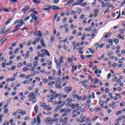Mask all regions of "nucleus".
<instances>
[{"label": "nucleus", "instance_id": "f257e3e1", "mask_svg": "<svg viewBox=\"0 0 125 125\" xmlns=\"http://www.w3.org/2000/svg\"><path fill=\"white\" fill-rule=\"evenodd\" d=\"M36 94H34V92H31L29 94L28 98H31L32 99V103L34 104V103L37 102V98L36 97Z\"/></svg>", "mask_w": 125, "mask_h": 125}, {"label": "nucleus", "instance_id": "f03ea898", "mask_svg": "<svg viewBox=\"0 0 125 125\" xmlns=\"http://www.w3.org/2000/svg\"><path fill=\"white\" fill-rule=\"evenodd\" d=\"M66 102H68V103L66 104V107H70V106H71V104H72V102H73V101L72 100V99L68 98L66 100Z\"/></svg>", "mask_w": 125, "mask_h": 125}, {"label": "nucleus", "instance_id": "7ed1b4c3", "mask_svg": "<svg viewBox=\"0 0 125 125\" xmlns=\"http://www.w3.org/2000/svg\"><path fill=\"white\" fill-rule=\"evenodd\" d=\"M64 90L66 93H70V92L72 91V87H65L64 89Z\"/></svg>", "mask_w": 125, "mask_h": 125}, {"label": "nucleus", "instance_id": "20e7f679", "mask_svg": "<svg viewBox=\"0 0 125 125\" xmlns=\"http://www.w3.org/2000/svg\"><path fill=\"white\" fill-rule=\"evenodd\" d=\"M30 16L32 17L33 20H34V21H37L39 19V17L36 16L34 13L30 14Z\"/></svg>", "mask_w": 125, "mask_h": 125}, {"label": "nucleus", "instance_id": "39448f33", "mask_svg": "<svg viewBox=\"0 0 125 125\" xmlns=\"http://www.w3.org/2000/svg\"><path fill=\"white\" fill-rule=\"evenodd\" d=\"M34 35L35 36H39L40 37L42 36V31H41L40 30L36 31L34 33Z\"/></svg>", "mask_w": 125, "mask_h": 125}, {"label": "nucleus", "instance_id": "423d86ee", "mask_svg": "<svg viewBox=\"0 0 125 125\" xmlns=\"http://www.w3.org/2000/svg\"><path fill=\"white\" fill-rule=\"evenodd\" d=\"M66 1H68V2L64 4L65 6H67L68 5H70L72 4V3H73L75 1V0H66Z\"/></svg>", "mask_w": 125, "mask_h": 125}, {"label": "nucleus", "instance_id": "0eeeda50", "mask_svg": "<svg viewBox=\"0 0 125 125\" xmlns=\"http://www.w3.org/2000/svg\"><path fill=\"white\" fill-rule=\"evenodd\" d=\"M30 6H26L22 9H21V12H22V13H26V12H27V10H28Z\"/></svg>", "mask_w": 125, "mask_h": 125}, {"label": "nucleus", "instance_id": "6e6552de", "mask_svg": "<svg viewBox=\"0 0 125 125\" xmlns=\"http://www.w3.org/2000/svg\"><path fill=\"white\" fill-rule=\"evenodd\" d=\"M51 93V94L47 95V97H52L53 98H54V95L56 94V91H54Z\"/></svg>", "mask_w": 125, "mask_h": 125}, {"label": "nucleus", "instance_id": "1a4fd4ad", "mask_svg": "<svg viewBox=\"0 0 125 125\" xmlns=\"http://www.w3.org/2000/svg\"><path fill=\"white\" fill-rule=\"evenodd\" d=\"M45 109H46V111H51V110H52V107H49V105H45L44 106V110H45Z\"/></svg>", "mask_w": 125, "mask_h": 125}, {"label": "nucleus", "instance_id": "9d476101", "mask_svg": "<svg viewBox=\"0 0 125 125\" xmlns=\"http://www.w3.org/2000/svg\"><path fill=\"white\" fill-rule=\"evenodd\" d=\"M50 7L53 10H59V7L55 6V5L51 6H50Z\"/></svg>", "mask_w": 125, "mask_h": 125}, {"label": "nucleus", "instance_id": "9b49d317", "mask_svg": "<svg viewBox=\"0 0 125 125\" xmlns=\"http://www.w3.org/2000/svg\"><path fill=\"white\" fill-rule=\"evenodd\" d=\"M40 117H42V113H40L37 116V122L38 124H41V118Z\"/></svg>", "mask_w": 125, "mask_h": 125}, {"label": "nucleus", "instance_id": "f8f14e48", "mask_svg": "<svg viewBox=\"0 0 125 125\" xmlns=\"http://www.w3.org/2000/svg\"><path fill=\"white\" fill-rule=\"evenodd\" d=\"M62 96L61 95V94H55V96L54 98V99H56V98H59V100H61V99L62 98Z\"/></svg>", "mask_w": 125, "mask_h": 125}, {"label": "nucleus", "instance_id": "ddd939ff", "mask_svg": "<svg viewBox=\"0 0 125 125\" xmlns=\"http://www.w3.org/2000/svg\"><path fill=\"white\" fill-rule=\"evenodd\" d=\"M68 108H62L60 110V113H67Z\"/></svg>", "mask_w": 125, "mask_h": 125}, {"label": "nucleus", "instance_id": "4468645a", "mask_svg": "<svg viewBox=\"0 0 125 125\" xmlns=\"http://www.w3.org/2000/svg\"><path fill=\"white\" fill-rule=\"evenodd\" d=\"M33 2H34V3L37 5H39V4H40L42 1L41 0H33Z\"/></svg>", "mask_w": 125, "mask_h": 125}, {"label": "nucleus", "instance_id": "2eb2a0df", "mask_svg": "<svg viewBox=\"0 0 125 125\" xmlns=\"http://www.w3.org/2000/svg\"><path fill=\"white\" fill-rule=\"evenodd\" d=\"M34 110L35 111V114H38V112L39 111V106L38 105H36L34 107Z\"/></svg>", "mask_w": 125, "mask_h": 125}, {"label": "nucleus", "instance_id": "dca6fc26", "mask_svg": "<svg viewBox=\"0 0 125 125\" xmlns=\"http://www.w3.org/2000/svg\"><path fill=\"white\" fill-rule=\"evenodd\" d=\"M101 3L102 4V7H105L107 4V6L109 5V3H105L103 1L101 2Z\"/></svg>", "mask_w": 125, "mask_h": 125}, {"label": "nucleus", "instance_id": "f3484780", "mask_svg": "<svg viewBox=\"0 0 125 125\" xmlns=\"http://www.w3.org/2000/svg\"><path fill=\"white\" fill-rule=\"evenodd\" d=\"M41 43L42 46H43V47H46V46L45 45V43H44V42L43 40H41Z\"/></svg>", "mask_w": 125, "mask_h": 125}, {"label": "nucleus", "instance_id": "a211bd4d", "mask_svg": "<svg viewBox=\"0 0 125 125\" xmlns=\"http://www.w3.org/2000/svg\"><path fill=\"white\" fill-rule=\"evenodd\" d=\"M21 26H23V23H22L21 24H18V25H17L15 26L16 30H17H17H18L20 28V27H21Z\"/></svg>", "mask_w": 125, "mask_h": 125}, {"label": "nucleus", "instance_id": "6ab92c4d", "mask_svg": "<svg viewBox=\"0 0 125 125\" xmlns=\"http://www.w3.org/2000/svg\"><path fill=\"white\" fill-rule=\"evenodd\" d=\"M89 51H90V52L92 54H94V53H95V51H94V50L93 49H91V48H89L88 49Z\"/></svg>", "mask_w": 125, "mask_h": 125}, {"label": "nucleus", "instance_id": "aec40b11", "mask_svg": "<svg viewBox=\"0 0 125 125\" xmlns=\"http://www.w3.org/2000/svg\"><path fill=\"white\" fill-rule=\"evenodd\" d=\"M118 37L119 39H121V40H124V38H125V35L123 34H118Z\"/></svg>", "mask_w": 125, "mask_h": 125}, {"label": "nucleus", "instance_id": "412c9836", "mask_svg": "<svg viewBox=\"0 0 125 125\" xmlns=\"http://www.w3.org/2000/svg\"><path fill=\"white\" fill-rule=\"evenodd\" d=\"M111 33H107L104 35V38H105V39H107L108 37H110V36H111Z\"/></svg>", "mask_w": 125, "mask_h": 125}, {"label": "nucleus", "instance_id": "4be33fe9", "mask_svg": "<svg viewBox=\"0 0 125 125\" xmlns=\"http://www.w3.org/2000/svg\"><path fill=\"white\" fill-rule=\"evenodd\" d=\"M36 122H37V119H36V118H33V120L32 121L31 124L32 125H35V124H36Z\"/></svg>", "mask_w": 125, "mask_h": 125}, {"label": "nucleus", "instance_id": "5701e85b", "mask_svg": "<svg viewBox=\"0 0 125 125\" xmlns=\"http://www.w3.org/2000/svg\"><path fill=\"white\" fill-rule=\"evenodd\" d=\"M46 63L48 64V66H51V65H52V62L49 60H47Z\"/></svg>", "mask_w": 125, "mask_h": 125}, {"label": "nucleus", "instance_id": "b1692460", "mask_svg": "<svg viewBox=\"0 0 125 125\" xmlns=\"http://www.w3.org/2000/svg\"><path fill=\"white\" fill-rule=\"evenodd\" d=\"M12 20V19H11V18L9 19L5 23V25H8V24H9V23H10V22H11Z\"/></svg>", "mask_w": 125, "mask_h": 125}, {"label": "nucleus", "instance_id": "393cba45", "mask_svg": "<svg viewBox=\"0 0 125 125\" xmlns=\"http://www.w3.org/2000/svg\"><path fill=\"white\" fill-rule=\"evenodd\" d=\"M123 113V110H120L116 113V116H120Z\"/></svg>", "mask_w": 125, "mask_h": 125}, {"label": "nucleus", "instance_id": "a878e982", "mask_svg": "<svg viewBox=\"0 0 125 125\" xmlns=\"http://www.w3.org/2000/svg\"><path fill=\"white\" fill-rule=\"evenodd\" d=\"M57 75L58 76H61V69L59 68V70L57 71Z\"/></svg>", "mask_w": 125, "mask_h": 125}, {"label": "nucleus", "instance_id": "bb28decb", "mask_svg": "<svg viewBox=\"0 0 125 125\" xmlns=\"http://www.w3.org/2000/svg\"><path fill=\"white\" fill-rule=\"evenodd\" d=\"M63 59H64V57H63V56H62L60 58V62H61V63H63Z\"/></svg>", "mask_w": 125, "mask_h": 125}, {"label": "nucleus", "instance_id": "cd10ccee", "mask_svg": "<svg viewBox=\"0 0 125 125\" xmlns=\"http://www.w3.org/2000/svg\"><path fill=\"white\" fill-rule=\"evenodd\" d=\"M50 40L52 42H54V35L51 36Z\"/></svg>", "mask_w": 125, "mask_h": 125}, {"label": "nucleus", "instance_id": "c85d7f7f", "mask_svg": "<svg viewBox=\"0 0 125 125\" xmlns=\"http://www.w3.org/2000/svg\"><path fill=\"white\" fill-rule=\"evenodd\" d=\"M29 52L28 51L25 54V58H29L30 55L29 54Z\"/></svg>", "mask_w": 125, "mask_h": 125}, {"label": "nucleus", "instance_id": "c756f323", "mask_svg": "<svg viewBox=\"0 0 125 125\" xmlns=\"http://www.w3.org/2000/svg\"><path fill=\"white\" fill-rule=\"evenodd\" d=\"M46 121L48 122V123H52V120H51V118H48Z\"/></svg>", "mask_w": 125, "mask_h": 125}, {"label": "nucleus", "instance_id": "7c9ffc66", "mask_svg": "<svg viewBox=\"0 0 125 125\" xmlns=\"http://www.w3.org/2000/svg\"><path fill=\"white\" fill-rule=\"evenodd\" d=\"M9 125V122L7 121H5L3 124V125Z\"/></svg>", "mask_w": 125, "mask_h": 125}, {"label": "nucleus", "instance_id": "2f4dec72", "mask_svg": "<svg viewBox=\"0 0 125 125\" xmlns=\"http://www.w3.org/2000/svg\"><path fill=\"white\" fill-rule=\"evenodd\" d=\"M53 122H55V123H57V122H58V119L54 118L53 119H52V123Z\"/></svg>", "mask_w": 125, "mask_h": 125}, {"label": "nucleus", "instance_id": "473e14b6", "mask_svg": "<svg viewBox=\"0 0 125 125\" xmlns=\"http://www.w3.org/2000/svg\"><path fill=\"white\" fill-rule=\"evenodd\" d=\"M95 81L94 82L95 84L98 83H99V80H98L97 78H95Z\"/></svg>", "mask_w": 125, "mask_h": 125}, {"label": "nucleus", "instance_id": "72a5a7b5", "mask_svg": "<svg viewBox=\"0 0 125 125\" xmlns=\"http://www.w3.org/2000/svg\"><path fill=\"white\" fill-rule=\"evenodd\" d=\"M33 65L35 67H36V66H38V65H39V62H38V61L34 62Z\"/></svg>", "mask_w": 125, "mask_h": 125}, {"label": "nucleus", "instance_id": "f704fd0d", "mask_svg": "<svg viewBox=\"0 0 125 125\" xmlns=\"http://www.w3.org/2000/svg\"><path fill=\"white\" fill-rule=\"evenodd\" d=\"M53 99H54V98H50L48 101L50 103L53 102Z\"/></svg>", "mask_w": 125, "mask_h": 125}, {"label": "nucleus", "instance_id": "c9c22d12", "mask_svg": "<svg viewBox=\"0 0 125 125\" xmlns=\"http://www.w3.org/2000/svg\"><path fill=\"white\" fill-rule=\"evenodd\" d=\"M18 51H19V48H17L16 50L14 51L15 54L18 53Z\"/></svg>", "mask_w": 125, "mask_h": 125}, {"label": "nucleus", "instance_id": "e433bc0d", "mask_svg": "<svg viewBox=\"0 0 125 125\" xmlns=\"http://www.w3.org/2000/svg\"><path fill=\"white\" fill-rule=\"evenodd\" d=\"M77 1L78 2V3H79L80 4H82V3H83V0H77Z\"/></svg>", "mask_w": 125, "mask_h": 125}, {"label": "nucleus", "instance_id": "4c0bfd02", "mask_svg": "<svg viewBox=\"0 0 125 125\" xmlns=\"http://www.w3.org/2000/svg\"><path fill=\"white\" fill-rule=\"evenodd\" d=\"M86 123H89V122H91V120H90V119H89V117L87 116V118H86Z\"/></svg>", "mask_w": 125, "mask_h": 125}, {"label": "nucleus", "instance_id": "58836bf2", "mask_svg": "<svg viewBox=\"0 0 125 125\" xmlns=\"http://www.w3.org/2000/svg\"><path fill=\"white\" fill-rule=\"evenodd\" d=\"M125 102H122L120 103V106H121V107H123V106H125Z\"/></svg>", "mask_w": 125, "mask_h": 125}, {"label": "nucleus", "instance_id": "ea45409f", "mask_svg": "<svg viewBox=\"0 0 125 125\" xmlns=\"http://www.w3.org/2000/svg\"><path fill=\"white\" fill-rule=\"evenodd\" d=\"M108 42L110 43V45H113V40L112 39L109 40Z\"/></svg>", "mask_w": 125, "mask_h": 125}, {"label": "nucleus", "instance_id": "a19ab883", "mask_svg": "<svg viewBox=\"0 0 125 125\" xmlns=\"http://www.w3.org/2000/svg\"><path fill=\"white\" fill-rule=\"evenodd\" d=\"M45 53L47 56H50V54H49V52H48V51L47 50L45 51Z\"/></svg>", "mask_w": 125, "mask_h": 125}, {"label": "nucleus", "instance_id": "79ce46f5", "mask_svg": "<svg viewBox=\"0 0 125 125\" xmlns=\"http://www.w3.org/2000/svg\"><path fill=\"white\" fill-rule=\"evenodd\" d=\"M115 95H116V96H117L118 98H119V99H121V98H122V96H121L120 94H116Z\"/></svg>", "mask_w": 125, "mask_h": 125}, {"label": "nucleus", "instance_id": "37998d69", "mask_svg": "<svg viewBox=\"0 0 125 125\" xmlns=\"http://www.w3.org/2000/svg\"><path fill=\"white\" fill-rule=\"evenodd\" d=\"M16 69V66L13 65V66H12V67L11 68V71H13V70H15Z\"/></svg>", "mask_w": 125, "mask_h": 125}, {"label": "nucleus", "instance_id": "c03bdc74", "mask_svg": "<svg viewBox=\"0 0 125 125\" xmlns=\"http://www.w3.org/2000/svg\"><path fill=\"white\" fill-rule=\"evenodd\" d=\"M42 81H43V83H47V82H48L47 79H43L42 80Z\"/></svg>", "mask_w": 125, "mask_h": 125}, {"label": "nucleus", "instance_id": "a18cd8bd", "mask_svg": "<svg viewBox=\"0 0 125 125\" xmlns=\"http://www.w3.org/2000/svg\"><path fill=\"white\" fill-rule=\"evenodd\" d=\"M67 61H69V62H71V63H73V59L68 58L67 59Z\"/></svg>", "mask_w": 125, "mask_h": 125}, {"label": "nucleus", "instance_id": "49530a36", "mask_svg": "<svg viewBox=\"0 0 125 125\" xmlns=\"http://www.w3.org/2000/svg\"><path fill=\"white\" fill-rule=\"evenodd\" d=\"M10 2H14V3H16L18 0H10Z\"/></svg>", "mask_w": 125, "mask_h": 125}, {"label": "nucleus", "instance_id": "de8ad7c7", "mask_svg": "<svg viewBox=\"0 0 125 125\" xmlns=\"http://www.w3.org/2000/svg\"><path fill=\"white\" fill-rule=\"evenodd\" d=\"M23 72H27V71H29L30 69H28V68L27 67H24L23 68Z\"/></svg>", "mask_w": 125, "mask_h": 125}, {"label": "nucleus", "instance_id": "09e8293b", "mask_svg": "<svg viewBox=\"0 0 125 125\" xmlns=\"http://www.w3.org/2000/svg\"><path fill=\"white\" fill-rule=\"evenodd\" d=\"M124 67H125V65H124V64H118L119 68H123Z\"/></svg>", "mask_w": 125, "mask_h": 125}, {"label": "nucleus", "instance_id": "8fccbe9b", "mask_svg": "<svg viewBox=\"0 0 125 125\" xmlns=\"http://www.w3.org/2000/svg\"><path fill=\"white\" fill-rule=\"evenodd\" d=\"M6 30V27L5 26H4V27L2 29H0V31H3V32H5L6 31H5Z\"/></svg>", "mask_w": 125, "mask_h": 125}, {"label": "nucleus", "instance_id": "3c124183", "mask_svg": "<svg viewBox=\"0 0 125 125\" xmlns=\"http://www.w3.org/2000/svg\"><path fill=\"white\" fill-rule=\"evenodd\" d=\"M108 95L110 97V98H111L112 99H114V97H113V94H112V93H109Z\"/></svg>", "mask_w": 125, "mask_h": 125}, {"label": "nucleus", "instance_id": "603ef678", "mask_svg": "<svg viewBox=\"0 0 125 125\" xmlns=\"http://www.w3.org/2000/svg\"><path fill=\"white\" fill-rule=\"evenodd\" d=\"M99 12V10L96 9L94 10V13L95 14L96 13H98Z\"/></svg>", "mask_w": 125, "mask_h": 125}, {"label": "nucleus", "instance_id": "864d4df0", "mask_svg": "<svg viewBox=\"0 0 125 125\" xmlns=\"http://www.w3.org/2000/svg\"><path fill=\"white\" fill-rule=\"evenodd\" d=\"M21 66H23V64L22 63H19L18 64L17 67H18V68H20V67H21Z\"/></svg>", "mask_w": 125, "mask_h": 125}, {"label": "nucleus", "instance_id": "5fc2aeb1", "mask_svg": "<svg viewBox=\"0 0 125 125\" xmlns=\"http://www.w3.org/2000/svg\"><path fill=\"white\" fill-rule=\"evenodd\" d=\"M65 15L66 16H69L70 15V11H66L65 12Z\"/></svg>", "mask_w": 125, "mask_h": 125}, {"label": "nucleus", "instance_id": "6e6d98bb", "mask_svg": "<svg viewBox=\"0 0 125 125\" xmlns=\"http://www.w3.org/2000/svg\"><path fill=\"white\" fill-rule=\"evenodd\" d=\"M56 88H59V89H60V88H61V85L57 84L56 86Z\"/></svg>", "mask_w": 125, "mask_h": 125}, {"label": "nucleus", "instance_id": "4d7b16f0", "mask_svg": "<svg viewBox=\"0 0 125 125\" xmlns=\"http://www.w3.org/2000/svg\"><path fill=\"white\" fill-rule=\"evenodd\" d=\"M89 80H90V81H91V82H93L94 81V79H93L92 78V77L89 76Z\"/></svg>", "mask_w": 125, "mask_h": 125}, {"label": "nucleus", "instance_id": "13d9d810", "mask_svg": "<svg viewBox=\"0 0 125 125\" xmlns=\"http://www.w3.org/2000/svg\"><path fill=\"white\" fill-rule=\"evenodd\" d=\"M66 21H67V18H64L63 20H62V23H66Z\"/></svg>", "mask_w": 125, "mask_h": 125}, {"label": "nucleus", "instance_id": "bf43d9fd", "mask_svg": "<svg viewBox=\"0 0 125 125\" xmlns=\"http://www.w3.org/2000/svg\"><path fill=\"white\" fill-rule=\"evenodd\" d=\"M40 73H42L43 74H47V73H46V71H45V70H41Z\"/></svg>", "mask_w": 125, "mask_h": 125}, {"label": "nucleus", "instance_id": "052dcab7", "mask_svg": "<svg viewBox=\"0 0 125 125\" xmlns=\"http://www.w3.org/2000/svg\"><path fill=\"white\" fill-rule=\"evenodd\" d=\"M21 115H22V116L26 115V111H22L21 112Z\"/></svg>", "mask_w": 125, "mask_h": 125}, {"label": "nucleus", "instance_id": "680f3d73", "mask_svg": "<svg viewBox=\"0 0 125 125\" xmlns=\"http://www.w3.org/2000/svg\"><path fill=\"white\" fill-rule=\"evenodd\" d=\"M58 2H59V0H54L53 1V3H55L56 4L58 3Z\"/></svg>", "mask_w": 125, "mask_h": 125}, {"label": "nucleus", "instance_id": "e2e57ef3", "mask_svg": "<svg viewBox=\"0 0 125 125\" xmlns=\"http://www.w3.org/2000/svg\"><path fill=\"white\" fill-rule=\"evenodd\" d=\"M99 104H104V101L101 100L99 99Z\"/></svg>", "mask_w": 125, "mask_h": 125}, {"label": "nucleus", "instance_id": "0e129e2a", "mask_svg": "<svg viewBox=\"0 0 125 125\" xmlns=\"http://www.w3.org/2000/svg\"><path fill=\"white\" fill-rule=\"evenodd\" d=\"M83 18H84V15H82L80 16L79 19H80L81 20L82 19H83Z\"/></svg>", "mask_w": 125, "mask_h": 125}, {"label": "nucleus", "instance_id": "69168bd1", "mask_svg": "<svg viewBox=\"0 0 125 125\" xmlns=\"http://www.w3.org/2000/svg\"><path fill=\"white\" fill-rule=\"evenodd\" d=\"M35 42H40V38H36Z\"/></svg>", "mask_w": 125, "mask_h": 125}, {"label": "nucleus", "instance_id": "338daca9", "mask_svg": "<svg viewBox=\"0 0 125 125\" xmlns=\"http://www.w3.org/2000/svg\"><path fill=\"white\" fill-rule=\"evenodd\" d=\"M46 105V104L42 103H41V104L40 105L41 107H44V106H45Z\"/></svg>", "mask_w": 125, "mask_h": 125}, {"label": "nucleus", "instance_id": "774afa93", "mask_svg": "<svg viewBox=\"0 0 125 125\" xmlns=\"http://www.w3.org/2000/svg\"><path fill=\"white\" fill-rule=\"evenodd\" d=\"M2 68H5V63L2 62L1 64Z\"/></svg>", "mask_w": 125, "mask_h": 125}]
</instances>
